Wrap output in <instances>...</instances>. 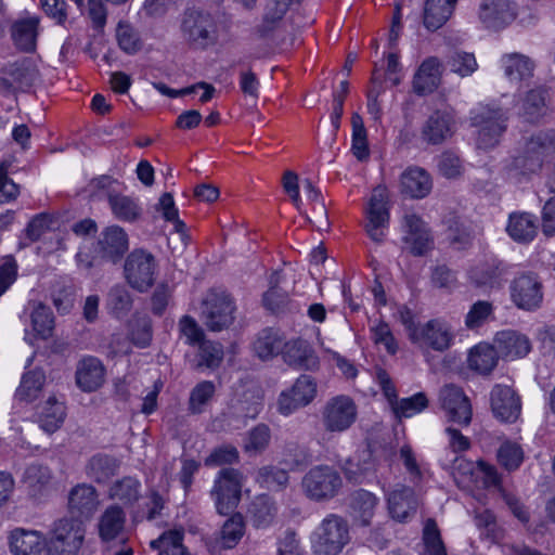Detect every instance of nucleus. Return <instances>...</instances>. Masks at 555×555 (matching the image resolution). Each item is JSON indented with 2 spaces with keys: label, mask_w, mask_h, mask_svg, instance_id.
<instances>
[{
  "label": "nucleus",
  "mask_w": 555,
  "mask_h": 555,
  "mask_svg": "<svg viewBox=\"0 0 555 555\" xmlns=\"http://www.w3.org/2000/svg\"><path fill=\"white\" fill-rule=\"evenodd\" d=\"M555 152V131L541 130L526 140L524 147L504 159L502 171L518 183L529 181L542 170L545 158Z\"/></svg>",
  "instance_id": "f257e3e1"
},
{
  "label": "nucleus",
  "mask_w": 555,
  "mask_h": 555,
  "mask_svg": "<svg viewBox=\"0 0 555 555\" xmlns=\"http://www.w3.org/2000/svg\"><path fill=\"white\" fill-rule=\"evenodd\" d=\"M180 30L184 42L195 50H205L218 39L216 20L209 12L199 9L184 11Z\"/></svg>",
  "instance_id": "f03ea898"
},
{
  "label": "nucleus",
  "mask_w": 555,
  "mask_h": 555,
  "mask_svg": "<svg viewBox=\"0 0 555 555\" xmlns=\"http://www.w3.org/2000/svg\"><path fill=\"white\" fill-rule=\"evenodd\" d=\"M343 485L339 472L327 464L311 467L301 479L304 494L318 503L327 502L337 496Z\"/></svg>",
  "instance_id": "7ed1b4c3"
},
{
  "label": "nucleus",
  "mask_w": 555,
  "mask_h": 555,
  "mask_svg": "<svg viewBox=\"0 0 555 555\" xmlns=\"http://www.w3.org/2000/svg\"><path fill=\"white\" fill-rule=\"evenodd\" d=\"M470 114L472 125L479 128L477 147L490 150L499 145L507 129V111L496 105H485Z\"/></svg>",
  "instance_id": "20e7f679"
},
{
  "label": "nucleus",
  "mask_w": 555,
  "mask_h": 555,
  "mask_svg": "<svg viewBox=\"0 0 555 555\" xmlns=\"http://www.w3.org/2000/svg\"><path fill=\"white\" fill-rule=\"evenodd\" d=\"M349 526L336 514L327 515L313 533V550L319 555H338L349 543Z\"/></svg>",
  "instance_id": "39448f33"
},
{
  "label": "nucleus",
  "mask_w": 555,
  "mask_h": 555,
  "mask_svg": "<svg viewBox=\"0 0 555 555\" xmlns=\"http://www.w3.org/2000/svg\"><path fill=\"white\" fill-rule=\"evenodd\" d=\"M85 529L82 520L62 518L53 524L48 542L49 555H76L82 545Z\"/></svg>",
  "instance_id": "423d86ee"
},
{
  "label": "nucleus",
  "mask_w": 555,
  "mask_h": 555,
  "mask_svg": "<svg viewBox=\"0 0 555 555\" xmlns=\"http://www.w3.org/2000/svg\"><path fill=\"white\" fill-rule=\"evenodd\" d=\"M235 305L232 297L222 291H210L202 302V319L209 331L220 332L234 321Z\"/></svg>",
  "instance_id": "0eeeda50"
},
{
  "label": "nucleus",
  "mask_w": 555,
  "mask_h": 555,
  "mask_svg": "<svg viewBox=\"0 0 555 555\" xmlns=\"http://www.w3.org/2000/svg\"><path fill=\"white\" fill-rule=\"evenodd\" d=\"M241 492L242 474L232 467L222 468L210 492L215 499L217 512L223 516L231 514L241 500Z\"/></svg>",
  "instance_id": "6e6552de"
},
{
  "label": "nucleus",
  "mask_w": 555,
  "mask_h": 555,
  "mask_svg": "<svg viewBox=\"0 0 555 555\" xmlns=\"http://www.w3.org/2000/svg\"><path fill=\"white\" fill-rule=\"evenodd\" d=\"M156 261L152 254L142 249L131 251L124 264L128 285L139 293H146L155 282Z\"/></svg>",
  "instance_id": "1a4fd4ad"
},
{
  "label": "nucleus",
  "mask_w": 555,
  "mask_h": 555,
  "mask_svg": "<svg viewBox=\"0 0 555 555\" xmlns=\"http://www.w3.org/2000/svg\"><path fill=\"white\" fill-rule=\"evenodd\" d=\"M514 305L525 311L539 309L543 301V285L535 273L527 272L516 276L509 286Z\"/></svg>",
  "instance_id": "9d476101"
},
{
  "label": "nucleus",
  "mask_w": 555,
  "mask_h": 555,
  "mask_svg": "<svg viewBox=\"0 0 555 555\" xmlns=\"http://www.w3.org/2000/svg\"><path fill=\"white\" fill-rule=\"evenodd\" d=\"M317 388V382L312 376L300 375L289 389L281 392L278 400L279 412L289 415L297 409L308 405L315 398Z\"/></svg>",
  "instance_id": "9b49d317"
},
{
  "label": "nucleus",
  "mask_w": 555,
  "mask_h": 555,
  "mask_svg": "<svg viewBox=\"0 0 555 555\" xmlns=\"http://www.w3.org/2000/svg\"><path fill=\"white\" fill-rule=\"evenodd\" d=\"M387 190L385 186L378 185L373 190L366 209V223L364 225L367 235L376 243L384 240V230L389 223V211L387 207Z\"/></svg>",
  "instance_id": "f8f14e48"
},
{
  "label": "nucleus",
  "mask_w": 555,
  "mask_h": 555,
  "mask_svg": "<svg viewBox=\"0 0 555 555\" xmlns=\"http://www.w3.org/2000/svg\"><path fill=\"white\" fill-rule=\"evenodd\" d=\"M490 408L498 421L515 423L521 413V399L511 386L496 384L490 392Z\"/></svg>",
  "instance_id": "ddd939ff"
},
{
  "label": "nucleus",
  "mask_w": 555,
  "mask_h": 555,
  "mask_svg": "<svg viewBox=\"0 0 555 555\" xmlns=\"http://www.w3.org/2000/svg\"><path fill=\"white\" fill-rule=\"evenodd\" d=\"M357 406L347 396L331 399L323 410V425L328 431H344L356 421Z\"/></svg>",
  "instance_id": "4468645a"
},
{
  "label": "nucleus",
  "mask_w": 555,
  "mask_h": 555,
  "mask_svg": "<svg viewBox=\"0 0 555 555\" xmlns=\"http://www.w3.org/2000/svg\"><path fill=\"white\" fill-rule=\"evenodd\" d=\"M439 399L449 421L467 426L472 422V404L463 389L453 384L441 388Z\"/></svg>",
  "instance_id": "2eb2a0df"
},
{
  "label": "nucleus",
  "mask_w": 555,
  "mask_h": 555,
  "mask_svg": "<svg viewBox=\"0 0 555 555\" xmlns=\"http://www.w3.org/2000/svg\"><path fill=\"white\" fill-rule=\"evenodd\" d=\"M346 480L352 485H360L366 476L376 470V460L370 444L358 449L351 456L337 462Z\"/></svg>",
  "instance_id": "dca6fc26"
},
{
  "label": "nucleus",
  "mask_w": 555,
  "mask_h": 555,
  "mask_svg": "<svg viewBox=\"0 0 555 555\" xmlns=\"http://www.w3.org/2000/svg\"><path fill=\"white\" fill-rule=\"evenodd\" d=\"M129 249L128 234L119 225L104 229L96 243L95 253L104 260L117 263Z\"/></svg>",
  "instance_id": "f3484780"
},
{
  "label": "nucleus",
  "mask_w": 555,
  "mask_h": 555,
  "mask_svg": "<svg viewBox=\"0 0 555 555\" xmlns=\"http://www.w3.org/2000/svg\"><path fill=\"white\" fill-rule=\"evenodd\" d=\"M403 227L405 230L403 240L412 255L423 256L433 248V235L420 216L406 214L403 217Z\"/></svg>",
  "instance_id": "a211bd4d"
},
{
  "label": "nucleus",
  "mask_w": 555,
  "mask_h": 555,
  "mask_svg": "<svg viewBox=\"0 0 555 555\" xmlns=\"http://www.w3.org/2000/svg\"><path fill=\"white\" fill-rule=\"evenodd\" d=\"M479 20L490 29H501L512 23L517 15L516 5L511 0H482L479 5Z\"/></svg>",
  "instance_id": "6ab92c4d"
},
{
  "label": "nucleus",
  "mask_w": 555,
  "mask_h": 555,
  "mask_svg": "<svg viewBox=\"0 0 555 555\" xmlns=\"http://www.w3.org/2000/svg\"><path fill=\"white\" fill-rule=\"evenodd\" d=\"M454 127L455 122L450 113L436 111L423 124L421 139L430 145L442 144L453 135Z\"/></svg>",
  "instance_id": "aec40b11"
},
{
  "label": "nucleus",
  "mask_w": 555,
  "mask_h": 555,
  "mask_svg": "<svg viewBox=\"0 0 555 555\" xmlns=\"http://www.w3.org/2000/svg\"><path fill=\"white\" fill-rule=\"evenodd\" d=\"M548 88L539 86L526 92L521 101L519 115L530 124H538L551 112Z\"/></svg>",
  "instance_id": "412c9836"
},
{
  "label": "nucleus",
  "mask_w": 555,
  "mask_h": 555,
  "mask_svg": "<svg viewBox=\"0 0 555 555\" xmlns=\"http://www.w3.org/2000/svg\"><path fill=\"white\" fill-rule=\"evenodd\" d=\"M391 517L400 522L406 521L416 514L418 499L414 490L404 485H397L387 496Z\"/></svg>",
  "instance_id": "4be33fe9"
},
{
  "label": "nucleus",
  "mask_w": 555,
  "mask_h": 555,
  "mask_svg": "<svg viewBox=\"0 0 555 555\" xmlns=\"http://www.w3.org/2000/svg\"><path fill=\"white\" fill-rule=\"evenodd\" d=\"M282 354L285 363L292 367L305 371L319 369V357L305 339L298 338L285 343Z\"/></svg>",
  "instance_id": "5701e85b"
},
{
  "label": "nucleus",
  "mask_w": 555,
  "mask_h": 555,
  "mask_svg": "<svg viewBox=\"0 0 555 555\" xmlns=\"http://www.w3.org/2000/svg\"><path fill=\"white\" fill-rule=\"evenodd\" d=\"M301 0H266L261 22L255 27V33L259 38L267 39L272 37L274 31L280 29L284 16L294 2Z\"/></svg>",
  "instance_id": "b1692460"
},
{
  "label": "nucleus",
  "mask_w": 555,
  "mask_h": 555,
  "mask_svg": "<svg viewBox=\"0 0 555 555\" xmlns=\"http://www.w3.org/2000/svg\"><path fill=\"white\" fill-rule=\"evenodd\" d=\"M411 338L434 350L443 351L450 347L452 334L446 323L430 320L420 331H413Z\"/></svg>",
  "instance_id": "393cba45"
},
{
  "label": "nucleus",
  "mask_w": 555,
  "mask_h": 555,
  "mask_svg": "<svg viewBox=\"0 0 555 555\" xmlns=\"http://www.w3.org/2000/svg\"><path fill=\"white\" fill-rule=\"evenodd\" d=\"M9 543L14 555H40L48 550L47 539L37 530L16 528L11 531Z\"/></svg>",
  "instance_id": "a878e982"
},
{
  "label": "nucleus",
  "mask_w": 555,
  "mask_h": 555,
  "mask_svg": "<svg viewBox=\"0 0 555 555\" xmlns=\"http://www.w3.org/2000/svg\"><path fill=\"white\" fill-rule=\"evenodd\" d=\"M442 63L436 56L425 59L413 77V90L417 95L433 93L441 83Z\"/></svg>",
  "instance_id": "bb28decb"
},
{
  "label": "nucleus",
  "mask_w": 555,
  "mask_h": 555,
  "mask_svg": "<svg viewBox=\"0 0 555 555\" xmlns=\"http://www.w3.org/2000/svg\"><path fill=\"white\" fill-rule=\"evenodd\" d=\"M98 504V493L92 486L78 485L69 492L68 508L74 518L89 519L96 511Z\"/></svg>",
  "instance_id": "cd10ccee"
},
{
  "label": "nucleus",
  "mask_w": 555,
  "mask_h": 555,
  "mask_svg": "<svg viewBox=\"0 0 555 555\" xmlns=\"http://www.w3.org/2000/svg\"><path fill=\"white\" fill-rule=\"evenodd\" d=\"M75 377L81 390L95 391L105 380V367L99 359L87 357L78 362Z\"/></svg>",
  "instance_id": "c85d7f7f"
},
{
  "label": "nucleus",
  "mask_w": 555,
  "mask_h": 555,
  "mask_svg": "<svg viewBox=\"0 0 555 555\" xmlns=\"http://www.w3.org/2000/svg\"><path fill=\"white\" fill-rule=\"evenodd\" d=\"M281 272H272L269 278V289L262 296L264 308L275 314L297 310L289 298L288 292L281 287Z\"/></svg>",
  "instance_id": "c756f323"
},
{
  "label": "nucleus",
  "mask_w": 555,
  "mask_h": 555,
  "mask_svg": "<svg viewBox=\"0 0 555 555\" xmlns=\"http://www.w3.org/2000/svg\"><path fill=\"white\" fill-rule=\"evenodd\" d=\"M433 188L430 176L418 167H410L401 173L400 191L411 198L426 197Z\"/></svg>",
  "instance_id": "7c9ffc66"
},
{
  "label": "nucleus",
  "mask_w": 555,
  "mask_h": 555,
  "mask_svg": "<svg viewBox=\"0 0 555 555\" xmlns=\"http://www.w3.org/2000/svg\"><path fill=\"white\" fill-rule=\"evenodd\" d=\"M494 346L500 356L511 359L522 358L531 350L529 339L515 331H502L495 335Z\"/></svg>",
  "instance_id": "2f4dec72"
},
{
  "label": "nucleus",
  "mask_w": 555,
  "mask_h": 555,
  "mask_svg": "<svg viewBox=\"0 0 555 555\" xmlns=\"http://www.w3.org/2000/svg\"><path fill=\"white\" fill-rule=\"evenodd\" d=\"M501 63L505 77L512 83L518 85L533 75L534 63L525 54L516 52L504 54Z\"/></svg>",
  "instance_id": "473e14b6"
},
{
  "label": "nucleus",
  "mask_w": 555,
  "mask_h": 555,
  "mask_svg": "<svg viewBox=\"0 0 555 555\" xmlns=\"http://www.w3.org/2000/svg\"><path fill=\"white\" fill-rule=\"evenodd\" d=\"M284 337L278 330L267 327L261 330L253 343V351L262 361L270 360L283 351Z\"/></svg>",
  "instance_id": "72a5a7b5"
},
{
  "label": "nucleus",
  "mask_w": 555,
  "mask_h": 555,
  "mask_svg": "<svg viewBox=\"0 0 555 555\" xmlns=\"http://www.w3.org/2000/svg\"><path fill=\"white\" fill-rule=\"evenodd\" d=\"M39 20L28 17L15 21L11 26V37L17 49L33 52L36 49Z\"/></svg>",
  "instance_id": "f704fd0d"
},
{
  "label": "nucleus",
  "mask_w": 555,
  "mask_h": 555,
  "mask_svg": "<svg viewBox=\"0 0 555 555\" xmlns=\"http://www.w3.org/2000/svg\"><path fill=\"white\" fill-rule=\"evenodd\" d=\"M506 231L514 241L529 243L535 237L538 225L532 215L528 212H512Z\"/></svg>",
  "instance_id": "c9c22d12"
},
{
  "label": "nucleus",
  "mask_w": 555,
  "mask_h": 555,
  "mask_svg": "<svg viewBox=\"0 0 555 555\" xmlns=\"http://www.w3.org/2000/svg\"><path fill=\"white\" fill-rule=\"evenodd\" d=\"M120 462L108 454H95L86 465V474L98 483L106 482L115 476L119 469Z\"/></svg>",
  "instance_id": "e433bc0d"
},
{
  "label": "nucleus",
  "mask_w": 555,
  "mask_h": 555,
  "mask_svg": "<svg viewBox=\"0 0 555 555\" xmlns=\"http://www.w3.org/2000/svg\"><path fill=\"white\" fill-rule=\"evenodd\" d=\"M276 512L274 501L266 494L256 496L248 508L250 522L258 529L269 527L273 522Z\"/></svg>",
  "instance_id": "4c0bfd02"
},
{
  "label": "nucleus",
  "mask_w": 555,
  "mask_h": 555,
  "mask_svg": "<svg viewBox=\"0 0 555 555\" xmlns=\"http://www.w3.org/2000/svg\"><path fill=\"white\" fill-rule=\"evenodd\" d=\"M507 273V266L503 261L493 259L470 271V279L477 286L499 285Z\"/></svg>",
  "instance_id": "58836bf2"
},
{
  "label": "nucleus",
  "mask_w": 555,
  "mask_h": 555,
  "mask_svg": "<svg viewBox=\"0 0 555 555\" xmlns=\"http://www.w3.org/2000/svg\"><path fill=\"white\" fill-rule=\"evenodd\" d=\"M377 503L378 499L364 489H359L351 494L350 506L361 526L371 525Z\"/></svg>",
  "instance_id": "ea45409f"
},
{
  "label": "nucleus",
  "mask_w": 555,
  "mask_h": 555,
  "mask_svg": "<svg viewBox=\"0 0 555 555\" xmlns=\"http://www.w3.org/2000/svg\"><path fill=\"white\" fill-rule=\"evenodd\" d=\"M133 306L132 296L126 285L115 284L107 293L106 307L117 319L125 318Z\"/></svg>",
  "instance_id": "a19ab883"
},
{
  "label": "nucleus",
  "mask_w": 555,
  "mask_h": 555,
  "mask_svg": "<svg viewBox=\"0 0 555 555\" xmlns=\"http://www.w3.org/2000/svg\"><path fill=\"white\" fill-rule=\"evenodd\" d=\"M498 356L499 352L494 345L480 344L469 353V367L483 375L490 374L498 364Z\"/></svg>",
  "instance_id": "79ce46f5"
},
{
  "label": "nucleus",
  "mask_w": 555,
  "mask_h": 555,
  "mask_svg": "<svg viewBox=\"0 0 555 555\" xmlns=\"http://www.w3.org/2000/svg\"><path fill=\"white\" fill-rule=\"evenodd\" d=\"M65 406L54 397H50L39 413V425L48 434L55 433L65 420Z\"/></svg>",
  "instance_id": "37998d69"
},
{
  "label": "nucleus",
  "mask_w": 555,
  "mask_h": 555,
  "mask_svg": "<svg viewBox=\"0 0 555 555\" xmlns=\"http://www.w3.org/2000/svg\"><path fill=\"white\" fill-rule=\"evenodd\" d=\"M453 11V7L447 5L441 1L426 0L423 12L424 26L429 31L438 30L448 22Z\"/></svg>",
  "instance_id": "c03bdc74"
},
{
  "label": "nucleus",
  "mask_w": 555,
  "mask_h": 555,
  "mask_svg": "<svg viewBox=\"0 0 555 555\" xmlns=\"http://www.w3.org/2000/svg\"><path fill=\"white\" fill-rule=\"evenodd\" d=\"M108 204L113 215L121 221L133 222L141 217V207L129 196L109 193Z\"/></svg>",
  "instance_id": "a18cd8bd"
},
{
  "label": "nucleus",
  "mask_w": 555,
  "mask_h": 555,
  "mask_svg": "<svg viewBox=\"0 0 555 555\" xmlns=\"http://www.w3.org/2000/svg\"><path fill=\"white\" fill-rule=\"evenodd\" d=\"M126 516L120 506L106 508L100 520V535L104 541L114 540L124 529Z\"/></svg>",
  "instance_id": "49530a36"
},
{
  "label": "nucleus",
  "mask_w": 555,
  "mask_h": 555,
  "mask_svg": "<svg viewBox=\"0 0 555 555\" xmlns=\"http://www.w3.org/2000/svg\"><path fill=\"white\" fill-rule=\"evenodd\" d=\"M44 382L46 375L42 370L35 369L26 372L22 376L21 385L16 390L15 397L26 402L36 400L42 390Z\"/></svg>",
  "instance_id": "de8ad7c7"
},
{
  "label": "nucleus",
  "mask_w": 555,
  "mask_h": 555,
  "mask_svg": "<svg viewBox=\"0 0 555 555\" xmlns=\"http://www.w3.org/2000/svg\"><path fill=\"white\" fill-rule=\"evenodd\" d=\"M182 540L183 533L181 531L169 530L158 539L151 541L150 546L158 551V555H188Z\"/></svg>",
  "instance_id": "09e8293b"
},
{
  "label": "nucleus",
  "mask_w": 555,
  "mask_h": 555,
  "mask_svg": "<svg viewBox=\"0 0 555 555\" xmlns=\"http://www.w3.org/2000/svg\"><path fill=\"white\" fill-rule=\"evenodd\" d=\"M140 481L127 476L115 481L108 491V496L124 504H132L140 498Z\"/></svg>",
  "instance_id": "8fccbe9b"
},
{
  "label": "nucleus",
  "mask_w": 555,
  "mask_h": 555,
  "mask_svg": "<svg viewBox=\"0 0 555 555\" xmlns=\"http://www.w3.org/2000/svg\"><path fill=\"white\" fill-rule=\"evenodd\" d=\"M262 399L263 397L259 388H249L245 390L234 406L237 416L256 418L262 410Z\"/></svg>",
  "instance_id": "3c124183"
},
{
  "label": "nucleus",
  "mask_w": 555,
  "mask_h": 555,
  "mask_svg": "<svg viewBox=\"0 0 555 555\" xmlns=\"http://www.w3.org/2000/svg\"><path fill=\"white\" fill-rule=\"evenodd\" d=\"M119 48L127 54H134L142 49V40L138 30L128 22L120 21L116 28Z\"/></svg>",
  "instance_id": "603ef678"
},
{
  "label": "nucleus",
  "mask_w": 555,
  "mask_h": 555,
  "mask_svg": "<svg viewBox=\"0 0 555 555\" xmlns=\"http://www.w3.org/2000/svg\"><path fill=\"white\" fill-rule=\"evenodd\" d=\"M447 65L450 67L452 73L457 74L461 77L470 76L478 68L474 53L461 50H454L449 54Z\"/></svg>",
  "instance_id": "864d4df0"
},
{
  "label": "nucleus",
  "mask_w": 555,
  "mask_h": 555,
  "mask_svg": "<svg viewBox=\"0 0 555 555\" xmlns=\"http://www.w3.org/2000/svg\"><path fill=\"white\" fill-rule=\"evenodd\" d=\"M216 391L215 384L210 380L198 383L191 391L189 398V411L192 414H201L210 402Z\"/></svg>",
  "instance_id": "5fc2aeb1"
},
{
  "label": "nucleus",
  "mask_w": 555,
  "mask_h": 555,
  "mask_svg": "<svg viewBox=\"0 0 555 555\" xmlns=\"http://www.w3.org/2000/svg\"><path fill=\"white\" fill-rule=\"evenodd\" d=\"M352 125V154L357 157L358 160H365L369 155V145H367V137L366 129L363 124L362 117L354 113L351 117Z\"/></svg>",
  "instance_id": "6e6d98bb"
},
{
  "label": "nucleus",
  "mask_w": 555,
  "mask_h": 555,
  "mask_svg": "<svg viewBox=\"0 0 555 555\" xmlns=\"http://www.w3.org/2000/svg\"><path fill=\"white\" fill-rule=\"evenodd\" d=\"M258 480L266 485L268 489L283 491L289 483V475L284 468L268 465L258 470Z\"/></svg>",
  "instance_id": "4d7b16f0"
},
{
  "label": "nucleus",
  "mask_w": 555,
  "mask_h": 555,
  "mask_svg": "<svg viewBox=\"0 0 555 555\" xmlns=\"http://www.w3.org/2000/svg\"><path fill=\"white\" fill-rule=\"evenodd\" d=\"M271 441V430L267 424H258L251 428L244 444L247 453L260 454L267 450Z\"/></svg>",
  "instance_id": "13d9d810"
},
{
  "label": "nucleus",
  "mask_w": 555,
  "mask_h": 555,
  "mask_svg": "<svg viewBox=\"0 0 555 555\" xmlns=\"http://www.w3.org/2000/svg\"><path fill=\"white\" fill-rule=\"evenodd\" d=\"M34 331L42 338L48 339L53 334L54 318L49 307L38 304L31 312Z\"/></svg>",
  "instance_id": "bf43d9fd"
},
{
  "label": "nucleus",
  "mask_w": 555,
  "mask_h": 555,
  "mask_svg": "<svg viewBox=\"0 0 555 555\" xmlns=\"http://www.w3.org/2000/svg\"><path fill=\"white\" fill-rule=\"evenodd\" d=\"M448 241L455 249H465L469 247L474 240V233L463 222L454 219L448 227Z\"/></svg>",
  "instance_id": "052dcab7"
},
{
  "label": "nucleus",
  "mask_w": 555,
  "mask_h": 555,
  "mask_svg": "<svg viewBox=\"0 0 555 555\" xmlns=\"http://www.w3.org/2000/svg\"><path fill=\"white\" fill-rule=\"evenodd\" d=\"M244 520L240 514H235L230 519H228L221 529L223 547H234L244 534Z\"/></svg>",
  "instance_id": "680f3d73"
},
{
  "label": "nucleus",
  "mask_w": 555,
  "mask_h": 555,
  "mask_svg": "<svg viewBox=\"0 0 555 555\" xmlns=\"http://www.w3.org/2000/svg\"><path fill=\"white\" fill-rule=\"evenodd\" d=\"M311 462V455L307 448L296 443L289 442L284 448L283 464L289 469H299L307 466Z\"/></svg>",
  "instance_id": "e2e57ef3"
},
{
  "label": "nucleus",
  "mask_w": 555,
  "mask_h": 555,
  "mask_svg": "<svg viewBox=\"0 0 555 555\" xmlns=\"http://www.w3.org/2000/svg\"><path fill=\"white\" fill-rule=\"evenodd\" d=\"M428 406V399L424 392L410 398H403L393 406L395 413L400 417H411Z\"/></svg>",
  "instance_id": "0e129e2a"
},
{
  "label": "nucleus",
  "mask_w": 555,
  "mask_h": 555,
  "mask_svg": "<svg viewBox=\"0 0 555 555\" xmlns=\"http://www.w3.org/2000/svg\"><path fill=\"white\" fill-rule=\"evenodd\" d=\"M524 460L521 448L514 442H505L498 450V461L507 470H515Z\"/></svg>",
  "instance_id": "69168bd1"
},
{
  "label": "nucleus",
  "mask_w": 555,
  "mask_h": 555,
  "mask_svg": "<svg viewBox=\"0 0 555 555\" xmlns=\"http://www.w3.org/2000/svg\"><path fill=\"white\" fill-rule=\"evenodd\" d=\"M423 540L429 555H447L439 529L434 519H428L426 521Z\"/></svg>",
  "instance_id": "338daca9"
},
{
  "label": "nucleus",
  "mask_w": 555,
  "mask_h": 555,
  "mask_svg": "<svg viewBox=\"0 0 555 555\" xmlns=\"http://www.w3.org/2000/svg\"><path fill=\"white\" fill-rule=\"evenodd\" d=\"M493 312V306L486 300L475 302L465 319V324L469 330L480 327Z\"/></svg>",
  "instance_id": "774afa93"
}]
</instances>
